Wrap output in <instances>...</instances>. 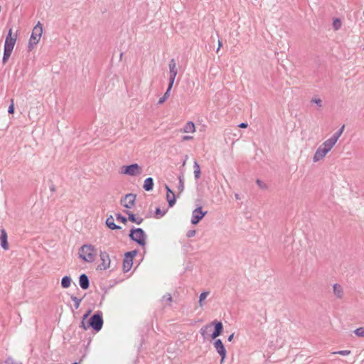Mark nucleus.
Listing matches in <instances>:
<instances>
[{
	"instance_id": "de8ad7c7",
	"label": "nucleus",
	"mask_w": 364,
	"mask_h": 364,
	"mask_svg": "<svg viewBox=\"0 0 364 364\" xmlns=\"http://www.w3.org/2000/svg\"><path fill=\"white\" fill-rule=\"evenodd\" d=\"M8 112L9 114H13L14 112V106L13 103H11V105L9 107Z\"/></svg>"
},
{
	"instance_id": "a211bd4d",
	"label": "nucleus",
	"mask_w": 364,
	"mask_h": 364,
	"mask_svg": "<svg viewBox=\"0 0 364 364\" xmlns=\"http://www.w3.org/2000/svg\"><path fill=\"white\" fill-rule=\"evenodd\" d=\"M182 132L184 133H194L196 132V127L193 122H188L183 127Z\"/></svg>"
},
{
	"instance_id": "f8f14e48",
	"label": "nucleus",
	"mask_w": 364,
	"mask_h": 364,
	"mask_svg": "<svg viewBox=\"0 0 364 364\" xmlns=\"http://www.w3.org/2000/svg\"><path fill=\"white\" fill-rule=\"evenodd\" d=\"M210 324H212V327L214 326V331L213 332L210 336L213 339H215L223 333V325L222 322L218 321L216 320L212 321L211 323H210Z\"/></svg>"
},
{
	"instance_id": "9d476101",
	"label": "nucleus",
	"mask_w": 364,
	"mask_h": 364,
	"mask_svg": "<svg viewBox=\"0 0 364 364\" xmlns=\"http://www.w3.org/2000/svg\"><path fill=\"white\" fill-rule=\"evenodd\" d=\"M16 34L12 36V28H10L6 37L4 48L13 50L16 41Z\"/></svg>"
},
{
	"instance_id": "37998d69",
	"label": "nucleus",
	"mask_w": 364,
	"mask_h": 364,
	"mask_svg": "<svg viewBox=\"0 0 364 364\" xmlns=\"http://www.w3.org/2000/svg\"><path fill=\"white\" fill-rule=\"evenodd\" d=\"M335 353L339 354L341 355H348L350 353V350H339L338 352H336Z\"/></svg>"
},
{
	"instance_id": "a878e982",
	"label": "nucleus",
	"mask_w": 364,
	"mask_h": 364,
	"mask_svg": "<svg viewBox=\"0 0 364 364\" xmlns=\"http://www.w3.org/2000/svg\"><path fill=\"white\" fill-rule=\"evenodd\" d=\"M71 278L69 276H65L62 278L61 286L64 289H67L70 286Z\"/></svg>"
},
{
	"instance_id": "a19ab883",
	"label": "nucleus",
	"mask_w": 364,
	"mask_h": 364,
	"mask_svg": "<svg viewBox=\"0 0 364 364\" xmlns=\"http://www.w3.org/2000/svg\"><path fill=\"white\" fill-rule=\"evenodd\" d=\"M6 364H22L21 362L16 361L14 358L11 357H9L6 358L5 361Z\"/></svg>"
},
{
	"instance_id": "49530a36",
	"label": "nucleus",
	"mask_w": 364,
	"mask_h": 364,
	"mask_svg": "<svg viewBox=\"0 0 364 364\" xmlns=\"http://www.w3.org/2000/svg\"><path fill=\"white\" fill-rule=\"evenodd\" d=\"M193 169H194V171H200V166L196 161H194Z\"/></svg>"
},
{
	"instance_id": "6e6d98bb",
	"label": "nucleus",
	"mask_w": 364,
	"mask_h": 364,
	"mask_svg": "<svg viewBox=\"0 0 364 364\" xmlns=\"http://www.w3.org/2000/svg\"><path fill=\"white\" fill-rule=\"evenodd\" d=\"M73 364H78V363H77V362H74Z\"/></svg>"
},
{
	"instance_id": "f3484780",
	"label": "nucleus",
	"mask_w": 364,
	"mask_h": 364,
	"mask_svg": "<svg viewBox=\"0 0 364 364\" xmlns=\"http://www.w3.org/2000/svg\"><path fill=\"white\" fill-rule=\"evenodd\" d=\"M336 144V142L330 137L324 142H323L322 144L320 146H321V148H323L325 151L329 152L331 150V149L335 146Z\"/></svg>"
},
{
	"instance_id": "20e7f679",
	"label": "nucleus",
	"mask_w": 364,
	"mask_h": 364,
	"mask_svg": "<svg viewBox=\"0 0 364 364\" xmlns=\"http://www.w3.org/2000/svg\"><path fill=\"white\" fill-rule=\"evenodd\" d=\"M103 326L102 313L97 311L94 314L88 321V326H90L95 331H100Z\"/></svg>"
},
{
	"instance_id": "7ed1b4c3",
	"label": "nucleus",
	"mask_w": 364,
	"mask_h": 364,
	"mask_svg": "<svg viewBox=\"0 0 364 364\" xmlns=\"http://www.w3.org/2000/svg\"><path fill=\"white\" fill-rule=\"evenodd\" d=\"M42 24L40 22H38V23L33 28L31 36L29 39L28 47L30 50H32L34 48V46H36L38 43L42 36Z\"/></svg>"
},
{
	"instance_id": "5701e85b",
	"label": "nucleus",
	"mask_w": 364,
	"mask_h": 364,
	"mask_svg": "<svg viewBox=\"0 0 364 364\" xmlns=\"http://www.w3.org/2000/svg\"><path fill=\"white\" fill-rule=\"evenodd\" d=\"M132 264L133 260H132V259L127 258L126 257H124L123 260V271L124 272H129L131 269Z\"/></svg>"
},
{
	"instance_id": "8fccbe9b",
	"label": "nucleus",
	"mask_w": 364,
	"mask_h": 364,
	"mask_svg": "<svg viewBox=\"0 0 364 364\" xmlns=\"http://www.w3.org/2000/svg\"><path fill=\"white\" fill-rule=\"evenodd\" d=\"M247 127V124L245 122H242L239 124V127L240 128H246Z\"/></svg>"
},
{
	"instance_id": "2f4dec72",
	"label": "nucleus",
	"mask_w": 364,
	"mask_h": 364,
	"mask_svg": "<svg viewBox=\"0 0 364 364\" xmlns=\"http://www.w3.org/2000/svg\"><path fill=\"white\" fill-rule=\"evenodd\" d=\"M178 190L179 193H181L184 190V178L183 175L178 176Z\"/></svg>"
},
{
	"instance_id": "f257e3e1",
	"label": "nucleus",
	"mask_w": 364,
	"mask_h": 364,
	"mask_svg": "<svg viewBox=\"0 0 364 364\" xmlns=\"http://www.w3.org/2000/svg\"><path fill=\"white\" fill-rule=\"evenodd\" d=\"M78 255L82 261L91 263L95 260L97 249L92 244H85L79 249Z\"/></svg>"
},
{
	"instance_id": "c756f323",
	"label": "nucleus",
	"mask_w": 364,
	"mask_h": 364,
	"mask_svg": "<svg viewBox=\"0 0 364 364\" xmlns=\"http://www.w3.org/2000/svg\"><path fill=\"white\" fill-rule=\"evenodd\" d=\"M310 102L315 104L317 106L318 109H320L323 107V102L318 97H312Z\"/></svg>"
},
{
	"instance_id": "473e14b6",
	"label": "nucleus",
	"mask_w": 364,
	"mask_h": 364,
	"mask_svg": "<svg viewBox=\"0 0 364 364\" xmlns=\"http://www.w3.org/2000/svg\"><path fill=\"white\" fill-rule=\"evenodd\" d=\"M208 294H209L208 291H203L200 294L198 303L200 306H203V300H205L206 299V297L208 296Z\"/></svg>"
},
{
	"instance_id": "58836bf2",
	"label": "nucleus",
	"mask_w": 364,
	"mask_h": 364,
	"mask_svg": "<svg viewBox=\"0 0 364 364\" xmlns=\"http://www.w3.org/2000/svg\"><path fill=\"white\" fill-rule=\"evenodd\" d=\"M116 218H117V220H119L120 222H122L124 224L127 222V219L124 216L121 215L120 213H117Z\"/></svg>"
},
{
	"instance_id": "864d4df0",
	"label": "nucleus",
	"mask_w": 364,
	"mask_h": 364,
	"mask_svg": "<svg viewBox=\"0 0 364 364\" xmlns=\"http://www.w3.org/2000/svg\"><path fill=\"white\" fill-rule=\"evenodd\" d=\"M50 190H51V191H54V190H55V188H54V187H53V188H50Z\"/></svg>"
},
{
	"instance_id": "f03ea898",
	"label": "nucleus",
	"mask_w": 364,
	"mask_h": 364,
	"mask_svg": "<svg viewBox=\"0 0 364 364\" xmlns=\"http://www.w3.org/2000/svg\"><path fill=\"white\" fill-rule=\"evenodd\" d=\"M129 236L132 241H134L139 245L141 247H144L146 245L147 236L143 229L140 228H133L130 230Z\"/></svg>"
},
{
	"instance_id": "aec40b11",
	"label": "nucleus",
	"mask_w": 364,
	"mask_h": 364,
	"mask_svg": "<svg viewBox=\"0 0 364 364\" xmlns=\"http://www.w3.org/2000/svg\"><path fill=\"white\" fill-rule=\"evenodd\" d=\"M107 226L111 230H119L121 227L116 225L114 222V218L112 215H109L106 220Z\"/></svg>"
},
{
	"instance_id": "39448f33",
	"label": "nucleus",
	"mask_w": 364,
	"mask_h": 364,
	"mask_svg": "<svg viewBox=\"0 0 364 364\" xmlns=\"http://www.w3.org/2000/svg\"><path fill=\"white\" fill-rule=\"evenodd\" d=\"M122 173L128 176H139L142 173V168L137 164L123 166Z\"/></svg>"
},
{
	"instance_id": "9b49d317",
	"label": "nucleus",
	"mask_w": 364,
	"mask_h": 364,
	"mask_svg": "<svg viewBox=\"0 0 364 364\" xmlns=\"http://www.w3.org/2000/svg\"><path fill=\"white\" fill-rule=\"evenodd\" d=\"M214 347L218 354L221 356L220 363H223L224 359L226 356V350L220 339H216L213 343Z\"/></svg>"
},
{
	"instance_id": "4468645a",
	"label": "nucleus",
	"mask_w": 364,
	"mask_h": 364,
	"mask_svg": "<svg viewBox=\"0 0 364 364\" xmlns=\"http://www.w3.org/2000/svg\"><path fill=\"white\" fill-rule=\"evenodd\" d=\"M165 188L167 191L166 198L168 205L172 207L176 203V197L174 193L171 191L168 186L166 185Z\"/></svg>"
},
{
	"instance_id": "2eb2a0df",
	"label": "nucleus",
	"mask_w": 364,
	"mask_h": 364,
	"mask_svg": "<svg viewBox=\"0 0 364 364\" xmlns=\"http://www.w3.org/2000/svg\"><path fill=\"white\" fill-rule=\"evenodd\" d=\"M0 242H1V247L4 250H9V245L7 242V233L4 229L1 230Z\"/></svg>"
},
{
	"instance_id": "4c0bfd02",
	"label": "nucleus",
	"mask_w": 364,
	"mask_h": 364,
	"mask_svg": "<svg viewBox=\"0 0 364 364\" xmlns=\"http://www.w3.org/2000/svg\"><path fill=\"white\" fill-rule=\"evenodd\" d=\"M162 301L168 302V304H170V303L172 301L171 295L169 293L166 294L165 295L163 296Z\"/></svg>"
},
{
	"instance_id": "cd10ccee",
	"label": "nucleus",
	"mask_w": 364,
	"mask_h": 364,
	"mask_svg": "<svg viewBox=\"0 0 364 364\" xmlns=\"http://www.w3.org/2000/svg\"><path fill=\"white\" fill-rule=\"evenodd\" d=\"M344 127H345V125H343L336 132H335L331 136V138L332 139H333L336 142H337V141L338 140V139L340 138V136H341V134H343V130H344Z\"/></svg>"
},
{
	"instance_id": "dca6fc26",
	"label": "nucleus",
	"mask_w": 364,
	"mask_h": 364,
	"mask_svg": "<svg viewBox=\"0 0 364 364\" xmlns=\"http://www.w3.org/2000/svg\"><path fill=\"white\" fill-rule=\"evenodd\" d=\"M79 284L82 289H87L90 287V280L85 274H82L79 277Z\"/></svg>"
},
{
	"instance_id": "603ef678",
	"label": "nucleus",
	"mask_w": 364,
	"mask_h": 364,
	"mask_svg": "<svg viewBox=\"0 0 364 364\" xmlns=\"http://www.w3.org/2000/svg\"><path fill=\"white\" fill-rule=\"evenodd\" d=\"M221 46H222V43H221V42L219 41H218V50H217V52L219 50V49H220V48Z\"/></svg>"
},
{
	"instance_id": "72a5a7b5",
	"label": "nucleus",
	"mask_w": 364,
	"mask_h": 364,
	"mask_svg": "<svg viewBox=\"0 0 364 364\" xmlns=\"http://www.w3.org/2000/svg\"><path fill=\"white\" fill-rule=\"evenodd\" d=\"M71 299L73 301H74V306H75V309H77L80 306V304L82 301V299H78L77 297H76L75 296H73L72 295L70 296Z\"/></svg>"
},
{
	"instance_id": "ea45409f",
	"label": "nucleus",
	"mask_w": 364,
	"mask_h": 364,
	"mask_svg": "<svg viewBox=\"0 0 364 364\" xmlns=\"http://www.w3.org/2000/svg\"><path fill=\"white\" fill-rule=\"evenodd\" d=\"M333 26L335 30H338L341 26V22L339 19H336L334 20L333 23Z\"/></svg>"
},
{
	"instance_id": "b1692460",
	"label": "nucleus",
	"mask_w": 364,
	"mask_h": 364,
	"mask_svg": "<svg viewBox=\"0 0 364 364\" xmlns=\"http://www.w3.org/2000/svg\"><path fill=\"white\" fill-rule=\"evenodd\" d=\"M211 328H212V324L208 323L207 325L203 326L200 328V333L201 336L203 337V338H206V337L210 335V331Z\"/></svg>"
},
{
	"instance_id": "f704fd0d",
	"label": "nucleus",
	"mask_w": 364,
	"mask_h": 364,
	"mask_svg": "<svg viewBox=\"0 0 364 364\" xmlns=\"http://www.w3.org/2000/svg\"><path fill=\"white\" fill-rule=\"evenodd\" d=\"M354 333L358 337H364V327L358 328L354 331Z\"/></svg>"
},
{
	"instance_id": "bb28decb",
	"label": "nucleus",
	"mask_w": 364,
	"mask_h": 364,
	"mask_svg": "<svg viewBox=\"0 0 364 364\" xmlns=\"http://www.w3.org/2000/svg\"><path fill=\"white\" fill-rule=\"evenodd\" d=\"M344 127H345V125H343L336 132H335L331 136V138L332 139H333L336 142H337V141L338 140V139L340 138V136H341V134H343V130H344Z\"/></svg>"
},
{
	"instance_id": "ddd939ff",
	"label": "nucleus",
	"mask_w": 364,
	"mask_h": 364,
	"mask_svg": "<svg viewBox=\"0 0 364 364\" xmlns=\"http://www.w3.org/2000/svg\"><path fill=\"white\" fill-rule=\"evenodd\" d=\"M328 153V151H325V149L323 148H321V146H319L314 155L313 161L314 162H318V161H321L326 156V155Z\"/></svg>"
},
{
	"instance_id": "0eeeda50",
	"label": "nucleus",
	"mask_w": 364,
	"mask_h": 364,
	"mask_svg": "<svg viewBox=\"0 0 364 364\" xmlns=\"http://www.w3.org/2000/svg\"><path fill=\"white\" fill-rule=\"evenodd\" d=\"M169 68V82L168 85H173L175 81V78L177 75L178 70L176 68V63L173 58L171 59L168 64Z\"/></svg>"
},
{
	"instance_id": "a18cd8bd",
	"label": "nucleus",
	"mask_w": 364,
	"mask_h": 364,
	"mask_svg": "<svg viewBox=\"0 0 364 364\" xmlns=\"http://www.w3.org/2000/svg\"><path fill=\"white\" fill-rule=\"evenodd\" d=\"M193 139V136H190V135H185L182 137V141H189V140H191Z\"/></svg>"
},
{
	"instance_id": "09e8293b",
	"label": "nucleus",
	"mask_w": 364,
	"mask_h": 364,
	"mask_svg": "<svg viewBox=\"0 0 364 364\" xmlns=\"http://www.w3.org/2000/svg\"><path fill=\"white\" fill-rule=\"evenodd\" d=\"M194 177L196 179H198L200 176V171H194Z\"/></svg>"
},
{
	"instance_id": "4be33fe9",
	"label": "nucleus",
	"mask_w": 364,
	"mask_h": 364,
	"mask_svg": "<svg viewBox=\"0 0 364 364\" xmlns=\"http://www.w3.org/2000/svg\"><path fill=\"white\" fill-rule=\"evenodd\" d=\"M143 188L146 191H150L154 188V180L151 177L145 179Z\"/></svg>"
},
{
	"instance_id": "e433bc0d",
	"label": "nucleus",
	"mask_w": 364,
	"mask_h": 364,
	"mask_svg": "<svg viewBox=\"0 0 364 364\" xmlns=\"http://www.w3.org/2000/svg\"><path fill=\"white\" fill-rule=\"evenodd\" d=\"M137 254V250H133L130 252H127L125 253L124 257L127 258L132 259L133 260V257Z\"/></svg>"
},
{
	"instance_id": "423d86ee",
	"label": "nucleus",
	"mask_w": 364,
	"mask_h": 364,
	"mask_svg": "<svg viewBox=\"0 0 364 364\" xmlns=\"http://www.w3.org/2000/svg\"><path fill=\"white\" fill-rule=\"evenodd\" d=\"M101 264L98 265V269L105 270L110 267V258L109 254L105 251H101L100 253Z\"/></svg>"
},
{
	"instance_id": "c03bdc74",
	"label": "nucleus",
	"mask_w": 364,
	"mask_h": 364,
	"mask_svg": "<svg viewBox=\"0 0 364 364\" xmlns=\"http://www.w3.org/2000/svg\"><path fill=\"white\" fill-rule=\"evenodd\" d=\"M196 235V230H191L187 232L186 236L188 237H192L195 236Z\"/></svg>"
},
{
	"instance_id": "1a4fd4ad",
	"label": "nucleus",
	"mask_w": 364,
	"mask_h": 364,
	"mask_svg": "<svg viewBox=\"0 0 364 364\" xmlns=\"http://www.w3.org/2000/svg\"><path fill=\"white\" fill-rule=\"evenodd\" d=\"M206 213L207 211H203L201 207H198L192 212L191 223L193 225L198 224Z\"/></svg>"
},
{
	"instance_id": "7c9ffc66",
	"label": "nucleus",
	"mask_w": 364,
	"mask_h": 364,
	"mask_svg": "<svg viewBox=\"0 0 364 364\" xmlns=\"http://www.w3.org/2000/svg\"><path fill=\"white\" fill-rule=\"evenodd\" d=\"M90 313H91V311L89 310L85 314H84V316L82 317L81 324L80 326L81 328H82L84 330H87L90 327V326H88V324L87 325L85 324V320L88 317V316L90 315Z\"/></svg>"
},
{
	"instance_id": "79ce46f5",
	"label": "nucleus",
	"mask_w": 364,
	"mask_h": 364,
	"mask_svg": "<svg viewBox=\"0 0 364 364\" xmlns=\"http://www.w3.org/2000/svg\"><path fill=\"white\" fill-rule=\"evenodd\" d=\"M256 183L262 189H265L267 188V185L259 179H257Z\"/></svg>"
},
{
	"instance_id": "c9c22d12",
	"label": "nucleus",
	"mask_w": 364,
	"mask_h": 364,
	"mask_svg": "<svg viewBox=\"0 0 364 364\" xmlns=\"http://www.w3.org/2000/svg\"><path fill=\"white\" fill-rule=\"evenodd\" d=\"M166 213V210H161L160 208H156L155 210V215L156 218H159L163 217Z\"/></svg>"
},
{
	"instance_id": "3c124183",
	"label": "nucleus",
	"mask_w": 364,
	"mask_h": 364,
	"mask_svg": "<svg viewBox=\"0 0 364 364\" xmlns=\"http://www.w3.org/2000/svg\"><path fill=\"white\" fill-rule=\"evenodd\" d=\"M233 337H234V333H232L231 335H230V336H228V341H230H230H232V339H233Z\"/></svg>"
},
{
	"instance_id": "c85d7f7f",
	"label": "nucleus",
	"mask_w": 364,
	"mask_h": 364,
	"mask_svg": "<svg viewBox=\"0 0 364 364\" xmlns=\"http://www.w3.org/2000/svg\"><path fill=\"white\" fill-rule=\"evenodd\" d=\"M13 50L4 48L2 63L5 64L10 58Z\"/></svg>"
},
{
	"instance_id": "5fc2aeb1",
	"label": "nucleus",
	"mask_w": 364,
	"mask_h": 364,
	"mask_svg": "<svg viewBox=\"0 0 364 364\" xmlns=\"http://www.w3.org/2000/svg\"><path fill=\"white\" fill-rule=\"evenodd\" d=\"M235 197H236V198H238V195H237V194H236V195H235Z\"/></svg>"
},
{
	"instance_id": "6ab92c4d",
	"label": "nucleus",
	"mask_w": 364,
	"mask_h": 364,
	"mask_svg": "<svg viewBox=\"0 0 364 364\" xmlns=\"http://www.w3.org/2000/svg\"><path fill=\"white\" fill-rule=\"evenodd\" d=\"M124 213L128 215V219L137 225H140L143 222L142 218H136L134 214L132 213L128 210H125Z\"/></svg>"
},
{
	"instance_id": "393cba45",
	"label": "nucleus",
	"mask_w": 364,
	"mask_h": 364,
	"mask_svg": "<svg viewBox=\"0 0 364 364\" xmlns=\"http://www.w3.org/2000/svg\"><path fill=\"white\" fill-rule=\"evenodd\" d=\"M172 87H173V85H168V88H167L166 92L164 94L163 97H161L159 99V100L158 102V104H159V105L163 104L169 97L170 92H171V90L172 89Z\"/></svg>"
},
{
	"instance_id": "412c9836",
	"label": "nucleus",
	"mask_w": 364,
	"mask_h": 364,
	"mask_svg": "<svg viewBox=\"0 0 364 364\" xmlns=\"http://www.w3.org/2000/svg\"><path fill=\"white\" fill-rule=\"evenodd\" d=\"M333 287L335 296L338 299H341L343 296V287L338 284H335Z\"/></svg>"
},
{
	"instance_id": "6e6552de",
	"label": "nucleus",
	"mask_w": 364,
	"mask_h": 364,
	"mask_svg": "<svg viewBox=\"0 0 364 364\" xmlns=\"http://www.w3.org/2000/svg\"><path fill=\"white\" fill-rule=\"evenodd\" d=\"M136 195L134 193H128L121 199V204L126 208H132L136 200Z\"/></svg>"
}]
</instances>
